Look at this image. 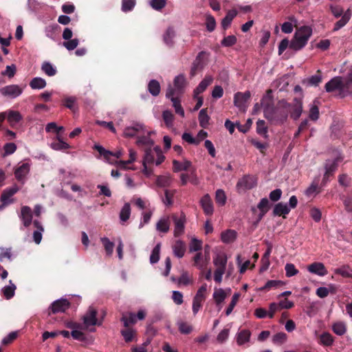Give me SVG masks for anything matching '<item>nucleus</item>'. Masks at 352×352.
<instances>
[{
	"mask_svg": "<svg viewBox=\"0 0 352 352\" xmlns=\"http://www.w3.org/2000/svg\"><path fill=\"white\" fill-rule=\"evenodd\" d=\"M173 170L175 172H178L181 170H188L192 165V163L186 160L183 162H178L177 160H174L173 162Z\"/></svg>",
	"mask_w": 352,
	"mask_h": 352,
	"instance_id": "38",
	"label": "nucleus"
},
{
	"mask_svg": "<svg viewBox=\"0 0 352 352\" xmlns=\"http://www.w3.org/2000/svg\"><path fill=\"white\" fill-rule=\"evenodd\" d=\"M52 148L56 151H65L70 148V146L63 141L59 137L57 138V140L52 143Z\"/></svg>",
	"mask_w": 352,
	"mask_h": 352,
	"instance_id": "42",
	"label": "nucleus"
},
{
	"mask_svg": "<svg viewBox=\"0 0 352 352\" xmlns=\"http://www.w3.org/2000/svg\"><path fill=\"white\" fill-rule=\"evenodd\" d=\"M309 272L317 274L320 276H324L327 274L328 272L322 263L314 262L307 267Z\"/></svg>",
	"mask_w": 352,
	"mask_h": 352,
	"instance_id": "14",
	"label": "nucleus"
},
{
	"mask_svg": "<svg viewBox=\"0 0 352 352\" xmlns=\"http://www.w3.org/2000/svg\"><path fill=\"white\" fill-rule=\"evenodd\" d=\"M101 241L104 245V250L108 255H111L113 253L114 243L109 241L107 237L101 239Z\"/></svg>",
	"mask_w": 352,
	"mask_h": 352,
	"instance_id": "57",
	"label": "nucleus"
},
{
	"mask_svg": "<svg viewBox=\"0 0 352 352\" xmlns=\"http://www.w3.org/2000/svg\"><path fill=\"white\" fill-rule=\"evenodd\" d=\"M22 116L19 111L10 110L8 114V121L10 125L13 127L14 124L22 120Z\"/></svg>",
	"mask_w": 352,
	"mask_h": 352,
	"instance_id": "32",
	"label": "nucleus"
},
{
	"mask_svg": "<svg viewBox=\"0 0 352 352\" xmlns=\"http://www.w3.org/2000/svg\"><path fill=\"white\" fill-rule=\"evenodd\" d=\"M206 25L208 32H211L214 30L216 28V21L213 16L207 14L206 17Z\"/></svg>",
	"mask_w": 352,
	"mask_h": 352,
	"instance_id": "55",
	"label": "nucleus"
},
{
	"mask_svg": "<svg viewBox=\"0 0 352 352\" xmlns=\"http://www.w3.org/2000/svg\"><path fill=\"white\" fill-rule=\"evenodd\" d=\"M237 233L234 230H227L221 234V239L224 243H233L236 239Z\"/></svg>",
	"mask_w": 352,
	"mask_h": 352,
	"instance_id": "25",
	"label": "nucleus"
},
{
	"mask_svg": "<svg viewBox=\"0 0 352 352\" xmlns=\"http://www.w3.org/2000/svg\"><path fill=\"white\" fill-rule=\"evenodd\" d=\"M175 37V32L173 27H168L164 34H163V41L164 43L168 47H172L174 46V38Z\"/></svg>",
	"mask_w": 352,
	"mask_h": 352,
	"instance_id": "22",
	"label": "nucleus"
},
{
	"mask_svg": "<svg viewBox=\"0 0 352 352\" xmlns=\"http://www.w3.org/2000/svg\"><path fill=\"white\" fill-rule=\"evenodd\" d=\"M332 330L336 334L342 336L346 333V327L344 322H337L333 324Z\"/></svg>",
	"mask_w": 352,
	"mask_h": 352,
	"instance_id": "47",
	"label": "nucleus"
},
{
	"mask_svg": "<svg viewBox=\"0 0 352 352\" xmlns=\"http://www.w3.org/2000/svg\"><path fill=\"white\" fill-rule=\"evenodd\" d=\"M144 132H145L144 133L140 134L138 136V140H137L136 143L140 146H145V148H151L154 144L153 140H151V138H150V135L153 132H149V131H144Z\"/></svg>",
	"mask_w": 352,
	"mask_h": 352,
	"instance_id": "15",
	"label": "nucleus"
},
{
	"mask_svg": "<svg viewBox=\"0 0 352 352\" xmlns=\"http://www.w3.org/2000/svg\"><path fill=\"white\" fill-rule=\"evenodd\" d=\"M9 285L5 286L2 289V293L7 300L11 299L14 296L15 290L16 289V285L11 280H9Z\"/></svg>",
	"mask_w": 352,
	"mask_h": 352,
	"instance_id": "31",
	"label": "nucleus"
},
{
	"mask_svg": "<svg viewBox=\"0 0 352 352\" xmlns=\"http://www.w3.org/2000/svg\"><path fill=\"white\" fill-rule=\"evenodd\" d=\"M351 16V11L350 9H348L342 16V18L338 21L334 25L333 30L338 31L342 27H344L349 21Z\"/></svg>",
	"mask_w": 352,
	"mask_h": 352,
	"instance_id": "28",
	"label": "nucleus"
},
{
	"mask_svg": "<svg viewBox=\"0 0 352 352\" xmlns=\"http://www.w3.org/2000/svg\"><path fill=\"white\" fill-rule=\"evenodd\" d=\"M290 212V208L287 204L283 202H279L276 204L273 209L274 216H282L283 218H286V215Z\"/></svg>",
	"mask_w": 352,
	"mask_h": 352,
	"instance_id": "17",
	"label": "nucleus"
},
{
	"mask_svg": "<svg viewBox=\"0 0 352 352\" xmlns=\"http://www.w3.org/2000/svg\"><path fill=\"white\" fill-rule=\"evenodd\" d=\"M251 333L249 330L243 329L241 330L237 334L236 342L239 345H242L245 342H249L250 338Z\"/></svg>",
	"mask_w": 352,
	"mask_h": 352,
	"instance_id": "41",
	"label": "nucleus"
},
{
	"mask_svg": "<svg viewBox=\"0 0 352 352\" xmlns=\"http://www.w3.org/2000/svg\"><path fill=\"white\" fill-rule=\"evenodd\" d=\"M257 184L256 179L254 176L245 175L236 184V188L242 190H250Z\"/></svg>",
	"mask_w": 352,
	"mask_h": 352,
	"instance_id": "8",
	"label": "nucleus"
},
{
	"mask_svg": "<svg viewBox=\"0 0 352 352\" xmlns=\"http://www.w3.org/2000/svg\"><path fill=\"white\" fill-rule=\"evenodd\" d=\"M171 101L173 102V106L175 108V113L182 117H184V111L180 104V100L177 97H172Z\"/></svg>",
	"mask_w": 352,
	"mask_h": 352,
	"instance_id": "53",
	"label": "nucleus"
},
{
	"mask_svg": "<svg viewBox=\"0 0 352 352\" xmlns=\"http://www.w3.org/2000/svg\"><path fill=\"white\" fill-rule=\"evenodd\" d=\"M207 55L208 54L205 51L198 53L191 66L190 74L192 77L204 69L206 65Z\"/></svg>",
	"mask_w": 352,
	"mask_h": 352,
	"instance_id": "3",
	"label": "nucleus"
},
{
	"mask_svg": "<svg viewBox=\"0 0 352 352\" xmlns=\"http://www.w3.org/2000/svg\"><path fill=\"white\" fill-rule=\"evenodd\" d=\"M256 132L263 135L265 138H267V127L265 126L264 120H259L256 122Z\"/></svg>",
	"mask_w": 352,
	"mask_h": 352,
	"instance_id": "51",
	"label": "nucleus"
},
{
	"mask_svg": "<svg viewBox=\"0 0 352 352\" xmlns=\"http://www.w3.org/2000/svg\"><path fill=\"white\" fill-rule=\"evenodd\" d=\"M131 215V206L129 203L124 204L120 212V219L122 221H126Z\"/></svg>",
	"mask_w": 352,
	"mask_h": 352,
	"instance_id": "46",
	"label": "nucleus"
},
{
	"mask_svg": "<svg viewBox=\"0 0 352 352\" xmlns=\"http://www.w3.org/2000/svg\"><path fill=\"white\" fill-rule=\"evenodd\" d=\"M161 243H157L153 249L151 254L150 256V262L152 264L156 263L160 260Z\"/></svg>",
	"mask_w": 352,
	"mask_h": 352,
	"instance_id": "50",
	"label": "nucleus"
},
{
	"mask_svg": "<svg viewBox=\"0 0 352 352\" xmlns=\"http://www.w3.org/2000/svg\"><path fill=\"white\" fill-rule=\"evenodd\" d=\"M342 160L340 157H337L333 160H326L324 163L325 173L330 176L333 175L334 173L338 168V162Z\"/></svg>",
	"mask_w": 352,
	"mask_h": 352,
	"instance_id": "18",
	"label": "nucleus"
},
{
	"mask_svg": "<svg viewBox=\"0 0 352 352\" xmlns=\"http://www.w3.org/2000/svg\"><path fill=\"white\" fill-rule=\"evenodd\" d=\"M96 316L97 311L93 307H89L86 314L83 316L85 325L88 327L97 324Z\"/></svg>",
	"mask_w": 352,
	"mask_h": 352,
	"instance_id": "16",
	"label": "nucleus"
},
{
	"mask_svg": "<svg viewBox=\"0 0 352 352\" xmlns=\"http://www.w3.org/2000/svg\"><path fill=\"white\" fill-rule=\"evenodd\" d=\"M237 41L236 37L234 35H230L223 38L221 44L223 47H232L236 44Z\"/></svg>",
	"mask_w": 352,
	"mask_h": 352,
	"instance_id": "58",
	"label": "nucleus"
},
{
	"mask_svg": "<svg viewBox=\"0 0 352 352\" xmlns=\"http://www.w3.org/2000/svg\"><path fill=\"white\" fill-rule=\"evenodd\" d=\"M135 5V0H122V10L123 12H129L133 10Z\"/></svg>",
	"mask_w": 352,
	"mask_h": 352,
	"instance_id": "62",
	"label": "nucleus"
},
{
	"mask_svg": "<svg viewBox=\"0 0 352 352\" xmlns=\"http://www.w3.org/2000/svg\"><path fill=\"white\" fill-rule=\"evenodd\" d=\"M185 83L186 80L184 75H179L176 76L174 79V86L178 90H180L182 88H184Z\"/></svg>",
	"mask_w": 352,
	"mask_h": 352,
	"instance_id": "64",
	"label": "nucleus"
},
{
	"mask_svg": "<svg viewBox=\"0 0 352 352\" xmlns=\"http://www.w3.org/2000/svg\"><path fill=\"white\" fill-rule=\"evenodd\" d=\"M160 82L156 80H151L148 84V91L153 96H157L160 93Z\"/></svg>",
	"mask_w": 352,
	"mask_h": 352,
	"instance_id": "34",
	"label": "nucleus"
},
{
	"mask_svg": "<svg viewBox=\"0 0 352 352\" xmlns=\"http://www.w3.org/2000/svg\"><path fill=\"white\" fill-rule=\"evenodd\" d=\"M210 117L207 114V109H202L199 113V124L203 128H206L209 123Z\"/></svg>",
	"mask_w": 352,
	"mask_h": 352,
	"instance_id": "43",
	"label": "nucleus"
},
{
	"mask_svg": "<svg viewBox=\"0 0 352 352\" xmlns=\"http://www.w3.org/2000/svg\"><path fill=\"white\" fill-rule=\"evenodd\" d=\"M121 321L123 322L125 327H129L130 325L134 324L137 322L136 316L132 312H126L122 314Z\"/></svg>",
	"mask_w": 352,
	"mask_h": 352,
	"instance_id": "30",
	"label": "nucleus"
},
{
	"mask_svg": "<svg viewBox=\"0 0 352 352\" xmlns=\"http://www.w3.org/2000/svg\"><path fill=\"white\" fill-rule=\"evenodd\" d=\"M312 34V29L307 25H303L297 29L289 43V49L298 51L307 43Z\"/></svg>",
	"mask_w": 352,
	"mask_h": 352,
	"instance_id": "2",
	"label": "nucleus"
},
{
	"mask_svg": "<svg viewBox=\"0 0 352 352\" xmlns=\"http://www.w3.org/2000/svg\"><path fill=\"white\" fill-rule=\"evenodd\" d=\"M283 285L280 280H268L265 285L261 288L262 290H270L272 288H276Z\"/></svg>",
	"mask_w": 352,
	"mask_h": 352,
	"instance_id": "63",
	"label": "nucleus"
},
{
	"mask_svg": "<svg viewBox=\"0 0 352 352\" xmlns=\"http://www.w3.org/2000/svg\"><path fill=\"white\" fill-rule=\"evenodd\" d=\"M60 29V27L56 23L49 25L45 29V35L48 38L54 40L56 33Z\"/></svg>",
	"mask_w": 352,
	"mask_h": 352,
	"instance_id": "35",
	"label": "nucleus"
},
{
	"mask_svg": "<svg viewBox=\"0 0 352 352\" xmlns=\"http://www.w3.org/2000/svg\"><path fill=\"white\" fill-rule=\"evenodd\" d=\"M144 125L135 123L132 126L126 127L124 131V135L126 138H133L138 136L140 134L144 133Z\"/></svg>",
	"mask_w": 352,
	"mask_h": 352,
	"instance_id": "9",
	"label": "nucleus"
},
{
	"mask_svg": "<svg viewBox=\"0 0 352 352\" xmlns=\"http://www.w3.org/2000/svg\"><path fill=\"white\" fill-rule=\"evenodd\" d=\"M302 112V104L300 100L294 99V103L290 110V116L294 120H298Z\"/></svg>",
	"mask_w": 352,
	"mask_h": 352,
	"instance_id": "21",
	"label": "nucleus"
},
{
	"mask_svg": "<svg viewBox=\"0 0 352 352\" xmlns=\"http://www.w3.org/2000/svg\"><path fill=\"white\" fill-rule=\"evenodd\" d=\"M285 274L287 277H292L298 273V270L292 263H287L285 266Z\"/></svg>",
	"mask_w": 352,
	"mask_h": 352,
	"instance_id": "61",
	"label": "nucleus"
},
{
	"mask_svg": "<svg viewBox=\"0 0 352 352\" xmlns=\"http://www.w3.org/2000/svg\"><path fill=\"white\" fill-rule=\"evenodd\" d=\"M341 85H342V77L336 76L331 78L324 85V89L327 92H333L334 91H338L339 94H341Z\"/></svg>",
	"mask_w": 352,
	"mask_h": 352,
	"instance_id": "10",
	"label": "nucleus"
},
{
	"mask_svg": "<svg viewBox=\"0 0 352 352\" xmlns=\"http://www.w3.org/2000/svg\"><path fill=\"white\" fill-rule=\"evenodd\" d=\"M226 298V294L223 289H215L213 294V298L217 305L223 302Z\"/></svg>",
	"mask_w": 352,
	"mask_h": 352,
	"instance_id": "49",
	"label": "nucleus"
},
{
	"mask_svg": "<svg viewBox=\"0 0 352 352\" xmlns=\"http://www.w3.org/2000/svg\"><path fill=\"white\" fill-rule=\"evenodd\" d=\"M172 219L175 225L174 236L179 237L184 233L185 224L186 223V214L184 212H182L179 217L173 214Z\"/></svg>",
	"mask_w": 352,
	"mask_h": 352,
	"instance_id": "4",
	"label": "nucleus"
},
{
	"mask_svg": "<svg viewBox=\"0 0 352 352\" xmlns=\"http://www.w3.org/2000/svg\"><path fill=\"white\" fill-rule=\"evenodd\" d=\"M18 191L19 188L16 186L4 189L1 196V206H0V208L12 204L14 199H12V197Z\"/></svg>",
	"mask_w": 352,
	"mask_h": 352,
	"instance_id": "6",
	"label": "nucleus"
},
{
	"mask_svg": "<svg viewBox=\"0 0 352 352\" xmlns=\"http://www.w3.org/2000/svg\"><path fill=\"white\" fill-rule=\"evenodd\" d=\"M333 338L328 332L322 333L320 336V343L326 346H330L333 343Z\"/></svg>",
	"mask_w": 352,
	"mask_h": 352,
	"instance_id": "44",
	"label": "nucleus"
},
{
	"mask_svg": "<svg viewBox=\"0 0 352 352\" xmlns=\"http://www.w3.org/2000/svg\"><path fill=\"white\" fill-rule=\"evenodd\" d=\"M30 164L28 163H23L14 170V176L18 181L23 180L30 172Z\"/></svg>",
	"mask_w": 352,
	"mask_h": 352,
	"instance_id": "19",
	"label": "nucleus"
},
{
	"mask_svg": "<svg viewBox=\"0 0 352 352\" xmlns=\"http://www.w3.org/2000/svg\"><path fill=\"white\" fill-rule=\"evenodd\" d=\"M228 258L225 253L221 252L216 255L213 258V263L217 269L225 270L227 265Z\"/></svg>",
	"mask_w": 352,
	"mask_h": 352,
	"instance_id": "20",
	"label": "nucleus"
},
{
	"mask_svg": "<svg viewBox=\"0 0 352 352\" xmlns=\"http://www.w3.org/2000/svg\"><path fill=\"white\" fill-rule=\"evenodd\" d=\"M94 148L99 153L100 155L103 156L107 162H111L110 158L113 152L106 150L104 147L98 144L94 145Z\"/></svg>",
	"mask_w": 352,
	"mask_h": 352,
	"instance_id": "48",
	"label": "nucleus"
},
{
	"mask_svg": "<svg viewBox=\"0 0 352 352\" xmlns=\"http://www.w3.org/2000/svg\"><path fill=\"white\" fill-rule=\"evenodd\" d=\"M174 255L182 258L186 252V244L181 240H177L173 245Z\"/></svg>",
	"mask_w": 352,
	"mask_h": 352,
	"instance_id": "23",
	"label": "nucleus"
},
{
	"mask_svg": "<svg viewBox=\"0 0 352 352\" xmlns=\"http://www.w3.org/2000/svg\"><path fill=\"white\" fill-rule=\"evenodd\" d=\"M322 79L321 71L318 69L315 75L305 79L302 83L306 84L307 86L317 87L322 82Z\"/></svg>",
	"mask_w": 352,
	"mask_h": 352,
	"instance_id": "26",
	"label": "nucleus"
},
{
	"mask_svg": "<svg viewBox=\"0 0 352 352\" xmlns=\"http://www.w3.org/2000/svg\"><path fill=\"white\" fill-rule=\"evenodd\" d=\"M22 92V88L17 85H7L0 89L2 96L10 98H15L19 96Z\"/></svg>",
	"mask_w": 352,
	"mask_h": 352,
	"instance_id": "7",
	"label": "nucleus"
},
{
	"mask_svg": "<svg viewBox=\"0 0 352 352\" xmlns=\"http://www.w3.org/2000/svg\"><path fill=\"white\" fill-rule=\"evenodd\" d=\"M200 204L206 215H212L213 214V203L208 194L203 196L200 200Z\"/></svg>",
	"mask_w": 352,
	"mask_h": 352,
	"instance_id": "12",
	"label": "nucleus"
},
{
	"mask_svg": "<svg viewBox=\"0 0 352 352\" xmlns=\"http://www.w3.org/2000/svg\"><path fill=\"white\" fill-rule=\"evenodd\" d=\"M41 70L48 76H54L56 74L57 70L50 62L45 61L41 65Z\"/></svg>",
	"mask_w": 352,
	"mask_h": 352,
	"instance_id": "39",
	"label": "nucleus"
},
{
	"mask_svg": "<svg viewBox=\"0 0 352 352\" xmlns=\"http://www.w3.org/2000/svg\"><path fill=\"white\" fill-rule=\"evenodd\" d=\"M352 88V78H349L346 80H342L340 98H344L350 94V89Z\"/></svg>",
	"mask_w": 352,
	"mask_h": 352,
	"instance_id": "33",
	"label": "nucleus"
},
{
	"mask_svg": "<svg viewBox=\"0 0 352 352\" xmlns=\"http://www.w3.org/2000/svg\"><path fill=\"white\" fill-rule=\"evenodd\" d=\"M240 296L241 295L239 293L234 294V295L232 296L231 302H230L229 306L228 307V308L226 310V316H229L232 313V310L234 309V307L236 306V305L237 304V302L239 301Z\"/></svg>",
	"mask_w": 352,
	"mask_h": 352,
	"instance_id": "54",
	"label": "nucleus"
},
{
	"mask_svg": "<svg viewBox=\"0 0 352 352\" xmlns=\"http://www.w3.org/2000/svg\"><path fill=\"white\" fill-rule=\"evenodd\" d=\"M170 229V221L168 219H160L156 224V230L160 232L167 233Z\"/></svg>",
	"mask_w": 352,
	"mask_h": 352,
	"instance_id": "40",
	"label": "nucleus"
},
{
	"mask_svg": "<svg viewBox=\"0 0 352 352\" xmlns=\"http://www.w3.org/2000/svg\"><path fill=\"white\" fill-rule=\"evenodd\" d=\"M79 43L78 38L69 39L63 42V46L69 51L74 50Z\"/></svg>",
	"mask_w": 352,
	"mask_h": 352,
	"instance_id": "59",
	"label": "nucleus"
},
{
	"mask_svg": "<svg viewBox=\"0 0 352 352\" xmlns=\"http://www.w3.org/2000/svg\"><path fill=\"white\" fill-rule=\"evenodd\" d=\"M47 83L45 79L41 77L33 78L30 82V87L32 89H41L45 87Z\"/></svg>",
	"mask_w": 352,
	"mask_h": 352,
	"instance_id": "36",
	"label": "nucleus"
},
{
	"mask_svg": "<svg viewBox=\"0 0 352 352\" xmlns=\"http://www.w3.org/2000/svg\"><path fill=\"white\" fill-rule=\"evenodd\" d=\"M156 155L155 152V148L153 150L151 148H146L144 150V156L143 165L144 166L145 170H147L146 164H152L155 162V156Z\"/></svg>",
	"mask_w": 352,
	"mask_h": 352,
	"instance_id": "24",
	"label": "nucleus"
},
{
	"mask_svg": "<svg viewBox=\"0 0 352 352\" xmlns=\"http://www.w3.org/2000/svg\"><path fill=\"white\" fill-rule=\"evenodd\" d=\"M211 82L212 78H206L203 80H201L194 91L195 96L196 97L199 94L204 92L206 89L207 87L211 83Z\"/></svg>",
	"mask_w": 352,
	"mask_h": 352,
	"instance_id": "45",
	"label": "nucleus"
},
{
	"mask_svg": "<svg viewBox=\"0 0 352 352\" xmlns=\"http://www.w3.org/2000/svg\"><path fill=\"white\" fill-rule=\"evenodd\" d=\"M251 97V94L249 91L243 93L237 92L234 96V104L240 110L245 111L248 107V102Z\"/></svg>",
	"mask_w": 352,
	"mask_h": 352,
	"instance_id": "5",
	"label": "nucleus"
},
{
	"mask_svg": "<svg viewBox=\"0 0 352 352\" xmlns=\"http://www.w3.org/2000/svg\"><path fill=\"white\" fill-rule=\"evenodd\" d=\"M70 303L66 299H60L54 301L51 305V312L56 314L65 312L69 307Z\"/></svg>",
	"mask_w": 352,
	"mask_h": 352,
	"instance_id": "11",
	"label": "nucleus"
},
{
	"mask_svg": "<svg viewBox=\"0 0 352 352\" xmlns=\"http://www.w3.org/2000/svg\"><path fill=\"white\" fill-rule=\"evenodd\" d=\"M287 336L285 333L279 332V333H276L273 336L272 341L274 344L280 345V344H282L284 342H285L287 340Z\"/></svg>",
	"mask_w": 352,
	"mask_h": 352,
	"instance_id": "56",
	"label": "nucleus"
},
{
	"mask_svg": "<svg viewBox=\"0 0 352 352\" xmlns=\"http://www.w3.org/2000/svg\"><path fill=\"white\" fill-rule=\"evenodd\" d=\"M126 329H125L121 330V331H120L121 335L123 336L124 340L126 342H127V343L131 342L132 341H133L137 332L135 330H134L133 329H131L129 327H126Z\"/></svg>",
	"mask_w": 352,
	"mask_h": 352,
	"instance_id": "37",
	"label": "nucleus"
},
{
	"mask_svg": "<svg viewBox=\"0 0 352 352\" xmlns=\"http://www.w3.org/2000/svg\"><path fill=\"white\" fill-rule=\"evenodd\" d=\"M272 90L267 91V95L261 100L265 118L274 124H283L288 116V109L285 106H274Z\"/></svg>",
	"mask_w": 352,
	"mask_h": 352,
	"instance_id": "1",
	"label": "nucleus"
},
{
	"mask_svg": "<svg viewBox=\"0 0 352 352\" xmlns=\"http://www.w3.org/2000/svg\"><path fill=\"white\" fill-rule=\"evenodd\" d=\"M237 15V11L234 9L229 10L226 16L222 19L221 26L226 30L231 24L234 18Z\"/></svg>",
	"mask_w": 352,
	"mask_h": 352,
	"instance_id": "29",
	"label": "nucleus"
},
{
	"mask_svg": "<svg viewBox=\"0 0 352 352\" xmlns=\"http://www.w3.org/2000/svg\"><path fill=\"white\" fill-rule=\"evenodd\" d=\"M226 195L222 189H218L215 192V201L219 206H224L226 203Z\"/></svg>",
	"mask_w": 352,
	"mask_h": 352,
	"instance_id": "52",
	"label": "nucleus"
},
{
	"mask_svg": "<svg viewBox=\"0 0 352 352\" xmlns=\"http://www.w3.org/2000/svg\"><path fill=\"white\" fill-rule=\"evenodd\" d=\"M271 204L267 198H262L257 205V208L260 211L259 219H261L263 216L269 211Z\"/></svg>",
	"mask_w": 352,
	"mask_h": 352,
	"instance_id": "27",
	"label": "nucleus"
},
{
	"mask_svg": "<svg viewBox=\"0 0 352 352\" xmlns=\"http://www.w3.org/2000/svg\"><path fill=\"white\" fill-rule=\"evenodd\" d=\"M20 219L23 221V224L25 228L30 226L32 221V212L30 207L25 206L21 207Z\"/></svg>",
	"mask_w": 352,
	"mask_h": 352,
	"instance_id": "13",
	"label": "nucleus"
},
{
	"mask_svg": "<svg viewBox=\"0 0 352 352\" xmlns=\"http://www.w3.org/2000/svg\"><path fill=\"white\" fill-rule=\"evenodd\" d=\"M162 117L166 125L168 127H170L173 125L174 116L173 114L170 111L166 110L163 111Z\"/></svg>",
	"mask_w": 352,
	"mask_h": 352,
	"instance_id": "60",
	"label": "nucleus"
}]
</instances>
